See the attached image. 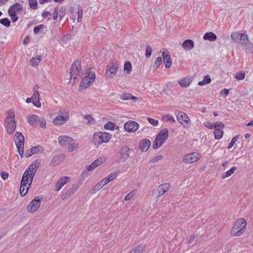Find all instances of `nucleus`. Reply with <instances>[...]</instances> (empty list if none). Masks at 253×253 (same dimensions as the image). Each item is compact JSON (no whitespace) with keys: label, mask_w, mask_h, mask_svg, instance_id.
<instances>
[{"label":"nucleus","mask_w":253,"mask_h":253,"mask_svg":"<svg viewBox=\"0 0 253 253\" xmlns=\"http://www.w3.org/2000/svg\"><path fill=\"white\" fill-rule=\"evenodd\" d=\"M70 180L68 176H63L59 179L56 183L55 189L57 191H59L62 187Z\"/></svg>","instance_id":"nucleus-21"},{"label":"nucleus","mask_w":253,"mask_h":253,"mask_svg":"<svg viewBox=\"0 0 253 253\" xmlns=\"http://www.w3.org/2000/svg\"><path fill=\"white\" fill-rule=\"evenodd\" d=\"M145 248V244H141L136 246L134 249H133L130 253H142L143 250Z\"/></svg>","instance_id":"nucleus-34"},{"label":"nucleus","mask_w":253,"mask_h":253,"mask_svg":"<svg viewBox=\"0 0 253 253\" xmlns=\"http://www.w3.org/2000/svg\"><path fill=\"white\" fill-rule=\"evenodd\" d=\"M151 142L148 139H144L139 142V146L142 152H146L149 148Z\"/></svg>","instance_id":"nucleus-22"},{"label":"nucleus","mask_w":253,"mask_h":253,"mask_svg":"<svg viewBox=\"0 0 253 253\" xmlns=\"http://www.w3.org/2000/svg\"><path fill=\"white\" fill-rule=\"evenodd\" d=\"M84 119L87 121V125H92L95 124V120L90 115L86 114L84 115Z\"/></svg>","instance_id":"nucleus-33"},{"label":"nucleus","mask_w":253,"mask_h":253,"mask_svg":"<svg viewBox=\"0 0 253 253\" xmlns=\"http://www.w3.org/2000/svg\"><path fill=\"white\" fill-rule=\"evenodd\" d=\"M162 58L161 57H158L154 62L153 68L155 69L158 68L162 64Z\"/></svg>","instance_id":"nucleus-45"},{"label":"nucleus","mask_w":253,"mask_h":253,"mask_svg":"<svg viewBox=\"0 0 253 253\" xmlns=\"http://www.w3.org/2000/svg\"><path fill=\"white\" fill-rule=\"evenodd\" d=\"M130 153L131 150L127 145L122 147L120 151V159L123 162L126 161L130 156Z\"/></svg>","instance_id":"nucleus-17"},{"label":"nucleus","mask_w":253,"mask_h":253,"mask_svg":"<svg viewBox=\"0 0 253 253\" xmlns=\"http://www.w3.org/2000/svg\"><path fill=\"white\" fill-rule=\"evenodd\" d=\"M246 225L247 222L245 219L241 218L237 220L231 230L233 236H240L242 235Z\"/></svg>","instance_id":"nucleus-2"},{"label":"nucleus","mask_w":253,"mask_h":253,"mask_svg":"<svg viewBox=\"0 0 253 253\" xmlns=\"http://www.w3.org/2000/svg\"><path fill=\"white\" fill-rule=\"evenodd\" d=\"M58 115L53 120V123L60 126L65 123L69 118V111L64 108H60L58 112Z\"/></svg>","instance_id":"nucleus-4"},{"label":"nucleus","mask_w":253,"mask_h":253,"mask_svg":"<svg viewBox=\"0 0 253 253\" xmlns=\"http://www.w3.org/2000/svg\"><path fill=\"white\" fill-rule=\"evenodd\" d=\"M163 59L165 62L166 68H169L171 66V62L170 61V55L168 51L163 52Z\"/></svg>","instance_id":"nucleus-25"},{"label":"nucleus","mask_w":253,"mask_h":253,"mask_svg":"<svg viewBox=\"0 0 253 253\" xmlns=\"http://www.w3.org/2000/svg\"><path fill=\"white\" fill-rule=\"evenodd\" d=\"M14 142L18 150V152L21 157L24 154V137L20 132H16L15 134Z\"/></svg>","instance_id":"nucleus-8"},{"label":"nucleus","mask_w":253,"mask_h":253,"mask_svg":"<svg viewBox=\"0 0 253 253\" xmlns=\"http://www.w3.org/2000/svg\"><path fill=\"white\" fill-rule=\"evenodd\" d=\"M131 64L130 62H126L125 63L124 71L127 74H129L131 71Z\"/></svg>","instance_id":"nucleus-39"},{"label":"nucleus","mask_w":253,"mask_h":253,"mask_svg":"<svg viewBox=\"0 0 253 253\" xmlns=\"http://www.w3.org/2000/svg\"><path fill=\"white\" fill-rule=\"evenodd\" d=\"M210 126H224V125L223 124L220 123V122H216L215 124H212L210 125Z\"/></svg>","instance_id":"nucleus-62"},{"label":"nucleus","mask_w":253,"mask_h":253,"mask_svg":"<svg viewBox=\"0 0 253 253\" xmlns=\"http://www.w3.org/2000/svg\"><path fill=\"white\" fill-rule=\"evenodd\" d=\"M201 158V155L198 153L193 152L186 155L183 161L186 164H191L197 162Z\"/></svg>","instance_id":"nucleus-13"},{"label":"nucleus","mask_w":253,"mask_h":253,"mask_svg":"<svg viewBox=\"0 0 253 253\" xmlns=\"http://www.w3.org/2000/svg\"><path fill=\"white\" fill-rule=\"evenodd\" d=\"M217 36L215 34L211 32L206 33L203 39L205 40H208L211 42L214 41L216 40Z\"/></svg>","instance_id":"nucleus-27"},{"label":"nucleus","mask_w":253,"mask_h":253,"mask_svg":"<svg viewBox=\"0 0 253 253\" xmlns=\"http://www.w3.org/2000/svg\"><path fill=\"white\" fill-rule=\"evenodd\" d=\"M104 186V185H103V184H102V180H101L100 183H98V184H97L96 185V186H95V188L96 189L99 190V189H101L102 187H103Z\"/></svg>","instance_id":"nucleus-64"},{"label":"nucleus","mask_w":253,"mask_h":253,"mask_svg":"<svg viewBox=\"0 0 253 253\" xmlns=\"http://www.w3.org/2000/svg\"><path fill=\"white\" fill-rule=\"evenodd\" d=\"M33 155V153H32V152L31 151V148L30 149H29L28 150H27L26 151V152L25 153V157L26 158H28V157H31V156H32Z\"/></svg>","instance_id":"nucleus-61"},{"label":"nucleus","mask_w":253,"mask_h":253,"mask_svg":"<svg viewBox=\"0 0 253 253\" xmlns=\"http://www.w3.org/2000/svg\"><path fill=\"white\" fill-rule=\"evenodd\" d=\"M38 86H35L33 88V94L32 96L33 101L40 100V94L38 91Z\"/></svg>","instance_id":"nucleus-31"},{"label":"nucleus","mask_w":253,"mask_h":253,"mask_svg":"<svg viewBox=\"0 0 253 253\" xmlns=\"http://www.w3.org/2000/svg\"><path fill=\"white\" fill-rule=\"evenodd\" d=\"M211 82V79L209 76H205L204 80L202 81H200L198 83V85L200 86L204 85L206 84H208Z\"/></svg>","instance_id":"nucleus-40"},{"label":"nucleus","mask_w":253,"mask_h":253,"mask_svg":"<svg viewBox=\"0 0 253 253\" xmlns=\"http://www.w3.org/2000/svg\"><path fill=\"white\" fill-rule=\"evenodd\" d=\"M70 71L71 79H76L78 77L84 75V72L81 68V62L78 60H75L72 64Z\"/></svg>","instance_id":"nucleus-7"},{"label":"nucleus","mask_w":253,"mask_h":253,"mask_svg":"<svg viewBox=\"0 0 253 253\" xmlns=\"http://www.w3.org/2000/svg\"><path fill=\"white\" fill-rule=\"evenodd\" d=\"M9 15L11 17L12 21L13 22H15L18 20V17L17 16V14H13V13H8Z\"/></svg>","instance_id":"nucleus-58"},{"label":"nucleus","mask_w":253,"mask_h":253,"mask_svg":"<svg viewBox=\"0 0 253 253\" xmlns=\"http://www.w3.org/2000/svg\"><path fill=\"white\" fill-rule=\"evenodd\" d=\"M238 137H239V135H236L232 138L231 142H230V143L229 144V145L227 147L228 149H230L233 147V146L234 145L235 142L237 141Z\"/></svg>","instance_id":"nucleus-47"},{"label":"nucleus","mask_w":253,"mask_h":253,"mask_svg":"<svg viewBox=\"0 0 253 253\" xmlns=\"http://www.w3.org/2000/svg\"><path fill=\"white\" fill-rule=\"evenodd\" d=\"M136 193V190H132L129 194H127L126 196V197L125 198V200L128 201V200H130L135 195Z\"/></svg>","instance_id":"nucleus-48"},{"label":"nucleus","mask_w":253,"mask_h":253,"mask_svg":"<svg viewBox=\"0 0 253 253\" xmlns=\"http://www.w3.org/2000/svg\"><path fill=\"white\" fill-rule=\"evenodd\" d=\"M163 158L162 155H159L158 156H156V157L152 158L151 161H150V163H155L157 162V161L162 160Z\"/></svg>","instance_id":"nucleus-50"},{"label":"nucleus","mask_w":253,"mask_h":253,"mask_svg":"<svg viewBox=\"0 0 253 253\" xmlns=\"http://www.w3.org/2000/svg\"><path fill=\"white\" fill-rule=\"evenodd\" d=\"M161 119L164 123H170L174 121V118L172 116L166 114L161 115Z\"/></svg>","instance_id":"nucleus-28"},{"label":"nucleus","mask_w":253,"mask_h":253,"mask_svg":"<svg viewBox=\"0 0 253 253\" xmlns=\"http://www.w3.org/2000/svg\"><path fill=\"white\" fill-rule=\"evenodd\" d=\"M31 151L33 153V155L34 154H42L43 149L42 147L41 146H33L31 148Z\"/></svg>","instance_id":"nucleus-35"},{"label":"nucleus","mask_w":253,"mask_h":253,"mask_svg":"<svg viewBox=\"0 0 253 253\" xmlns=\"http://www.w3.org/2000/svg\"><path fill=\"white\" fill-rule=\"evenodd\" d=\"M177 121L181 124L186 125L190 121L188 116L184 112H179L177 114L175 113Z\"/></svg>","instance_id":"nucleus-19"},{"label":"nucleus","mask_w":253,"mask_h":253,"mask_svg":"<svg viewBox=\"0 0 253 253\" xmlns=\"http://www.w3.org/2000/svg\"><path fill=\"white\" fill-rule=\"evenodd\" d=\"M170 188V185L168 183L162 184L157 187L154 192L153 195L157 197H159L164 195Z\"/></svg>","instance_id":"nucleus-15"},{"label":"nucleus","mask_w":253,"mask_h":253,"mask_svg":"<svg viewBox=\"0 0 253 253\" xmlns=\"http://www.w3.org/2000/svg\"><path fill=\"white\" fill-rule=\"evenodd\" d=\"M65 158V155L63 154H60L54 156L51 159L49 164L50 167H55L57 166L61 161H63Z\"/></svg>","instance_id":"nucleus-20"},{"label":"nucleus","mask_w":253,"mask_h":253,"mask_svg":"<svg viewBox=\"0 0 253 253\" xmlns=\"http://www.w3.org/2000/svg\"><path fill=\"white\" fill-rule=\"evenodd\" d=\"M29 3L32 9H36L37 8L38 3L36 0H29Z\"/></svg>","instance_id":"nucleus-46"},{"label":"nucleus","mask_w":253,"mask_h":253,"mask_svg":"<svg viewBox=\"0 0 253 253\" xmlns=\"http://www.w3.org/2000/svg\"><path fill=\"white\" fill-rule=\"evenodd\" d=\"M43 198L42 196L36 197L32 200L27 207V210L28 212L32 213L36 211L41 205V201Z\"/></svg>","instance_id":"nucleus-12"},{"label":"nucleus","mask_w":253,"mask_h":253,"mask_svg":"<svg viewBox=\"0 0 253 253\" xmlns=\"http://www.w3.org/2000/svg\"><path fill=\"white\" fill-rule=\"evenodd\" d=\"M194 45V42L191 40H186L182 43V47L186 50H191Z\"/></svg>","instance_id":"nucleus-26"},{"label":"nucleus","mask_w":253,"mask_h":253,"mask_svg":"<svg viewBox=\"0 0 253 253\" xmlns=\"http://www.w3.org/2000/svg\"><path fill=\"white\" fill-rule=\"evenodd\" d=\"M27 120L30 125L36 126L39 125L40 126H44L46 124L43 117H39L36 115H29L27 117Z\"/></svg>","instance_id":"nucleus-9"},{"label":"nucleus","mask_w":253,"mask_h":253,"mask_svg":"<svg viewBox=\"0 0 253 253\" xmlns=\"http://www.w3.org/2000/svg\"><path fill=\"white\" fill-rule=\"evenodd\" d=\"M192 82V80L190 78H185L180 81H178L180 85L183 87H186L188 86Z\"/></svg>","instance_id":"nucleus-29"},{"label":"nucleus","mask_w":253,"mask_h":253,"mask_svg":"<svg viewBox=\"0 0 253 253\" xmlns=\"http://www.w3.org/2000/svg\"><path fill=\"white\" fill-rule=\"evenodd\" d=\"M246 42L245 44H243L242 45L244 47L246 52L253 53V43L250 42L249 41Z\"/></svg>","instance_id":"nucleus-37"},{"label":"nucleus","mask_w":253,"mask_h":253,"mask_svg":"<svg viewBox=\"0 0 253 253\" xmlns=\"http://www.w3.org/2000/svg\"><path fill=\"white\" fill-rule=\"evenodd\" d=\"M147 120L150 124L153 126H157L158 125V121L151 118H147Z\"/></svg>","instance_id":"nucleus-52"},{"label":"nucleus","mask_w":253,"mask_h":253,"mask_svg":"<svg viewBox=\"0 0 253 253\" xmlns=\"http://www.w3.org/2000/svg\"><path fill=\"white\" fill-rule=\"evenodd\" d=\"M14 115V112L12 111L7 112L6 117L4 122L5 126H16Z\"/></svg>","instance_id":"nucleus-14"},{"label":"nucleus","mask_w":253,"mask_h":253,"mask_svg":"<svg viewBox=\"0 0 253 253\" xmlns=\"http://www.w3.org/2000/svg\"><path fill=\"white\" fill-rule=\"evenodd\" d=\"M51 14L48 11H44L42 14V17L43 18H47L48 20L50 19Z\"/></svg>","instance_id":"nucleus-57"},{"label":"nucleus","mask_w":253,"mask_h":253,"mask_svg":"<svg viewBox=\"0 0 253 253\" xmlns=\"http://www.w3.org/2000/svg\"><path fill=\"white\" fill-rule=\"evenodd\" d=\"M42 60V56L40 55H36L35 57H33L31 60V64L32 66L35 67L38 65V64Z\"/></svg>","instance_id":"nucleus-30"},{"label":"nucleus","mask_w":253,"mask_h":253,"mask_svg":"<svg viewBox=\"0 0 253 253\" xmlns=\"http://www.w3.org/2000/svg\"><path fill=\"white\" fill-rule=\"evenodd\" d=\"M69 145H70L68 147V151L70 152H72L76 150L79 146V144L74 142V140Z\"/></svg>","instance_id":"nucleus-41"},{"label":"nucleus","mask_w":253,"mask_h":253,"mask_svg":"<svg viewBox=\"0 0 253 253\" xmlns=\"http://www.w3.org/2000/svg\"><path fill=\"white\" fill-rule=\"evenodd\" d=\"M106 160V158L105 157H100L94 161L90 165L86 166V169L88 171H92L97 167L100 166Z\"/></svg>","instance_id":"nucleus-16"},{"label":"nucleus","mask_w":253,"mask_h":253,"mask_svg":"<svg viewBox=\"0 0 253 253\" xmlns=\"http://www.w3.org/2000/svg\"><path fill=\"white\" fill-rule=\"evenodd\" d=\"M77 14H78L77 21L78 22H80L82 20V18L83 17V11L81 7L78 6Z\"/></svg>","instance_id":"nucleus-43"},{"label":"nucleus","mask_w":253,"mask_h":253,"mask_svg":"<svg viewBox=\"0 0 253 253\" xmlns=\"http://www.w3.org/2000/svg\"><path fill=\"white\" fill-rule=\"evenodd\" d=\"M235 78L237 80H243L245 78V73H242V72L237 73L236 74Z\"/></svg>","instance_id":"nucleus-53"},{"label":"nucleus","mask_w":253,"mask_h":253,"mask_svg":"<svg viewBox=\"0 0 253 253\" xmlns=\"http://www.w3.org/2000/svg\"><path fill=\"white\" fill-rule=\"evenodd\" d=\"M43 28H44V25L42 24H41L37 27H35L33 30L34 33L36 34L40 32V30H41L42 29H43Z\"/></svg>","instance_id":"nucleus-54"},{"label":"nucleus","mask_w":253,"mask_h":253,"mask_svg":"<svg viewBox=\"0 0 253 253\" xmlns=\"http://www.w3.org/2000/svg\"><path fill=\"white\" fill-rule=\"evenodd\" d=\"M119 65L116 60H112L108 63L105 72V76L107 79L115 76L118 70Z\"/></svg>","instance_id":"nucleus-10"},{"label":"nucleus","mask_w":253,"mask_h":253,"mask_svg":"<svg viewBox=\"0 0 253 253\" xmlns=\"http://www.w3.org/2000/svg\"><path fill=\"white\" fill-rule=\"evenodd\" d=\"M236 169L237 168L236 167H233L229 170L226 171L225 172H223V174H222V178H225L229 177L234 172Z\"/></svg>","instance_id":"nucleus-36"},{"label":"nucleus","mask_w":253,"mask_h":253,"mask_svg":"<svg viewBox=\"0 0 253 253\" xmlns=\"http://www.w3.org/2000/svg\"><path fill=\"white\" fill-rule=\"evenodd\" d=\"M231 38L233 42H239L241 45L245 44L246 42L249 41L246 31L243 33L240 32L233 33L231 35Z\"/></svg>","instance_id":"nucleus-11"},{"label":"nucleus","mask_w":253,"mask_h":253,"mask_svg":"<svg viewBox=\"0 0 253 253\" xmlns=\"http://www.w3.org/2000/svg\"><path fill=\"white\" fill-rule=\"evenodd\" d=\"M168 129H163L155 138L152 146L153 148L156 150L160 147L168 138Z\"/></svg>","instance_id":"nucleus-3"},{"label":"nucleus","mask_w":253,"mask_h":253,"mask_svg":"<svg viewBox=\"0 0 253 253\" xmlns=\"http://www.w3.org/2000/svg\"><path fill=\"white\" fill-rule=\"evenodd\" d=\"M111 138L110 135L107 132H99L94 133L92 142L98 148L103 143H107Z\"/></svg>","instance_id":"nucleus-5"},{"label":"nucleus","mask_w":253,"mask_h":253,"mask_svg":"<svg viewBox=\"0 0 253 253\" xmlns=\"http://www.w3.org/2000/svg\"><path fill=\"white\" fill-rule=\"evenodd\" d=\"M22 9L21 5L19 3H16L10 7L8 9V13L18 14Z\"/></svg>","instance_id":"nucleus-24"},{"label":"nucleus","mask_w":253,"mask_h":253,"mask_svg":"<svg viewBox=\"0 0 253 253\" xmlns=\"http://www.w3.org/2000/svg\"><path fill=\"white\" fill-rule=\"evenodd\" d=\"M228 93H229V90L225 89V88L223 89L221 91V94L222 95H224L225 96H227L228 94Z\"/></svg>","instance_id":"nucleus-63"},{"label":"nucleus","mask_w":253,"mask_h":253,"mask_svg":"<svg viewBox=\"0 0 253 253\" xmlns=\"http://www.w3.org/2000/svg\"><path fill=\"white\" fill-rule=\"evenodd\" d=\"M124 126H139V125L135 121H129L125 124Z\"/></svg>","instance_id":"nucleus-42"},{"label":"nucleus","mask_w":253,"mask_h":253,"mask_svg":"<svg viewBox=\"0 0 253 253\" xmlns=\"http://www.w3.org/2000/svg\"><path fill=\"white\" fill-rule=\"evenodd\" d=\"M152 48L151 46L147 45L146 47V52H145V55L146 57L149 58L151 56L152 54Z\"/></svg>","instance_id":"nucleus-49"},{"label":"nucleus","mask_w":253,"mask_h":253,"mask_svg":"<svg viewBox=\"0 0 253 253\" xmlns=\"http://www.w3.org/2000/svg\"><path fill=\"white\" fill-rule=\"evenodd\" d=\"M73 141L72 137L66 135H61L58 138V142L61 146L70 144Z\"/></svg>","instance_id":"nucleus-23"},{"label":"nucleus","mask_w":253,"mask_h":253,"mask_svg":"<svg viewBox=\"0 0 253 253\" xmlns=\"http://www.w3.org/2000/svg\"><path fill=\"white\" fill-rule=\"evenodd\" d=\"M59 17L60 20H61L65 14V9L62 7L60 8L59 10Z\"/></svg>","instance_id":"nucleus-51"},{"label":"nucleus","mask_w":253,"mask_h":253,"mask_svg":"<svg viewBox=\"0 0 253 253\" xmlns=\"http://www.w3.org/2000/svg\"><path fill=\"white\" fill-rule=\"evenodd\" d=\"M0 23L5 27H8L10 26V22L8 18H4L2 19H0Z\"/></svg>","instance_id":"nucleus-44"},{"label":"nucleus","mask_w":253,"mask_h":253,"mask_svg":"<svg viewBox=\"0 0 253 253\" xmlns=\"http://www.w3.org/2000/svg\"><path fill=\"white\" fill-rule=\"evenodd\" d=\"M58 8L57 7H55L53 12V19L54 20H56L58 17Z\"/></svg>","instance_id":"nucleus-59"},{"label":"nucleus","mask_w":253,"mask_h":253,"mask_svg":"<svg viewBox=\"0 0 253 253\" xmlns=\"http://www.w3.org/2000/svg\"><path fill=\"white\" fill-rule=\"evenodd\" d=\"M139 127H124L126 131L128 132H133L136 131Z\"/></svg>","instance_id":"nucleus-55"},{"label":"nucleus","mask_w":253,"mask_h":253,"mask_svg":"<svg viewBox=\"0 0 253 253\" xmlns=\"http://www.w3.org/2000/svg\"><path fill=\"white\" fill-rule=\"evenodd\" d=\"M120 173L119 170H116L110 173L108 176L102 179L103 185H106L109 182L112 181L118 176Z\"/></svg>","instance_id":"nucleus-18"},{"label":"nucleus","mask_w":253,"mask_h":253,"mask_svg":"<svg viewBox=\"0 0 253 253\" xmlns=\"http://www.w3.org/2000/svg\"><path fill=\"white\" fill-rule=\"evenodd\" d=\"M32 103L37 108H39L41 106V103L40 102V100H34L32 101Z\"/></svg>","instance_id":"nucleus-60"},{"label":"nucleus","mask_w":253,"mask_h":253,"mask_svg":"<svg viewBox=\"0 0 253 253\" xmlns=\"http://www.w3.org/2000/svg\"><path fill=\"white\" fill-rule=\"evenodd\" d=\"M8 173L5 171H2L0 173V176L3 180H6L8 177Z\"/></svg>","instance_id":"nucleus-56"},{"label":"nucleus","mask_w":253,"mask_h":253,"mask_svg":"<svg viewBox=\"0 0 253 253\" xmlns=\"http://www.w3.org/2000/svg\"><path fill=\"white\" fill-rule=\"evenodd\" d=\"M120 97L124 100H127L129 99L131 100H137V98L135 96H133L129 93H124Z\"/></svg>","instance_id":"nucleus-32"},{"label":"nucleus","mask_w":253,"mask_h":253,"mask_svg":"<svg viewBox=\"0 0 253 253\" xmlns=\"http://www.w3.org/2000/svg\"><path fill=\"white\" fill-rule=\"evenodd\" d=\"M41 162L42 160L40 159L35 160L24 172L20 187V193L22 197L25 196L27 193Z\"/></svg>","instance_id":"nucleus-1"},{"label":"nucleus","mask_w":253,"mask_h":253,"mask_svg":"<svg viewBox=\"0 0 253 253\" xmlns=\"http://www.w3.org/2000/svg\"><path fill=\"white\" fill-rule=\"evenodd\" d=\"M214 137L216 139H220L223 134V131L219 127L215 128L213 131Z\"/></svg>","instance_id":"nucleus-38"},{"label":"nucleus","mask_w":253,"mask_h":253,"mask_svg":"<svg viewBox=\"0 0 253 253\" xmlns=\"http://www.w3.org/2000/svg\"><path fill=\"white\" fill-rule=\"evenodd\" d=\"M95 77L94 72H89L87 76L82 78L79 86L80 91L85 89L91 85L94 82Z\"/></svg>","instance_id":"nucleus-6"}]
</instances>
